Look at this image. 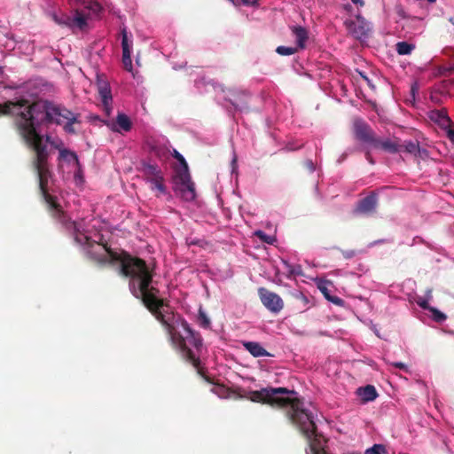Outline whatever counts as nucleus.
I'll list each match as a JSON object with an SVG mask.
<instances>
[{
  "label": "nucleus",
  "instance_id": "37998d69",
  "mask_svg": "<svg viewBox=\"0 0 454 454\" xmlns=\"http://www.w3.org/2000/svg\"><path fill=\"white\" fill-rule=\"evenodd\" d=\"M452 71V68H443L442 70H441V74H450Z\"/></svg>",
  "mask_w": 454,
  "mask_h": 454
},
{
  "label": "nucleus",
  "instance_id": "09e8293b",
  "mask_svg": "<svg viewBox=\"0 0 454 454\" xmlns=\"http://www.w3.org/2000/svg\"><path fill=\"white\" fill-rule=\"evenodd\" d=\"M449 21H450L452 25H454V17L450 18Z\"/></svg>",
  "mask_w": 454,
  "mask_h": 454
},
{
  "label": "nucleus",
  "instance_id": "f3484780",
  "mask_svg": "<svg viewBox=\"0 0 454 454\" xmlns=\"http://www.w3.org/2000/svg\"><path fill=\"white\" fill-rule=\"evenodd\" d=\"M98 93L101 97L102 103L106 108L107 114H109L110 107L109 105L112 101L111 89L107 82L98 83Z\"/></svg>",
  "mask_w": 454,
  "mask_h": 454
},
{
  "label": "nucleus",
  "instance_id": "39448f33",
  "mask_svg": "<svg viewBox=\"0 0 454 454\" xmlns=\"http://www.w3.org/2000/svg\"><path fill=\"white\" fill-rule=\"evenodd\" d=\"M175 190L180 193L186 201H192L196 198L195 184L192 181L189 171L178 170L174 177Z\"/></svg>",
  "mask_w": 454,
  "mask_h": 454
},
{
  "label": "nucleus",
  "instance_id": "603ef678",
  "mask_svg": "<svg viewBox=\"0 0 454 454\" xmlns=\"http://www.w3.org/2000/svg\"><path fill=\"white\" fill-rule=\"evenodd\" d=\"M429 3H434L436 0H427Z\"/></svg>",
  "mask_w": 454,
  "mask_h": 454
},
{
  "label": "nucleus",
  "instance_id": "4468645a",
  "mask_svg": "<svg viewBox=\"0 0 454 454\" xmlns=\"http://www.w3.org/2000/svg\"><path fill=\"white\" fill-rule=\"evenodd\" d=\"M243 346L253 356H272L259 342L245 341Z\"/></svg>",
  "mask_w": 454,
  "mask_h": 454
},
{
  "label": "nucleus",
  "instance_id": "9d476101",
  "mask_svg": "<svg viewBox=\"0 0 454 454\" xmlns=\"http://www.w3.org/2000/svg\"><path fill=\"white\" fill-rule=\"evenodd\" d=\"M377 195L372 192L358 201L355 212L357 214L370 215L375 212L377 207Z\"/></svg>",
  "mask_w": 454,
  "mask_h": 454
},
{
  "label": "nucleus",
  "instance_id": "f704fd0d",
  "mask_svg": "<svg viewBox=\"0 0 454 454\" xmlns=\"http://www.w3.org/2000/svg\"><path fill=\"white\" fill-rule=\"evenodd\" d=\"M392 365L395 368H398V369H401V370H403L405 372H408V367L405 364L402 363V362H395V363H393Z\"/></svg>",
  "mask_w": 454,
  "mask_h": 454
},
{
  "label": "nucleus",
  "instance_id": "de8ad7c7",
  "mask_svg": "<svg viewBox=\"0 0 454 454\" xmlns=\"http://www.w3.org/2000/svg\"><path fill=\"white\" fill-rule=\"evenodd\" d=\"M422 156L423 157H420L421 159H425L426 157H427V151L426 150V153H422Z\"/></svg>",
  "mask_w": 454,
  "mask_h": 454
},
{
  "label": "nucleus",
  "instance_id": "1a4fd4ad",
  "mask_svg": "<svg viewBox=\"0 0 454 454\" xmlns=\"http://www.w3.org/2000/svg\"><path fill=\"white\" fill-rule=\"evenodd\" d=\"M353 129L356 139L373 145L377 137L371 127L364 121L361 119L355 120Z\"/></svg>",
  "mask_w": 454,
  "mask_h": 454
},
{
  "label": "nucleus",
  "instance_id": "f257e3e1",
  "mask_svg": "<svg viewBox=\"0 0 454 454\" xmlns=\"http://www.w3.org/2000/svg\"><path fill=\"white\" fill-rule=\"evenodd\" d=\"M63 114L68 115L67 108L48 99L32 103L25 98L7 100L0 104V115L12 118L13 126L28 148L34 152L32 166L36 172L41 195L49 192L52 172L49 167L50 153L43 142L37 129L52 124L62 125Z\"/></svg>",
  "mask_w": 454,
  "mask_h": 454
},
{
  "label": "nucleus",
  "instance_id": "ea45409f",
  "mask_svg": "<svg viewBox=\"0 0 454 454\" xmlns=\"http://www.w3.org/2000/svg\"><path fill=\"white\" fill-rule=\"evenodd\" d=\"M351 1L353 4H357L361 7L364 5V2L363 0H351Z\"/></svg>",
  "mask_w": 454,
  "mask_h": 454
},
{
  "label": "nucleus",
  "instance_id": "aec40b11",
  "mask_svg": "<svg viewBox=\"0 0 454 454\" xmlns=\"http://www.w3.org/2000/svg\"><path fill=\"white\" fill-rule=\"evenodd\" d=\"M293 34L295 36L298 48L304 49L305 43L308 40V32L306 28L301 26L292 27Z\"/></svg>",
  "mask_w": 454,
  "mask_h": 454
},
{
  "label": "nucleus",
  "instance_id": "4c0bfd02",
  "mask_svg": "<svg viewBox=\"0 0 454 454\" xmlns=\"http://www.w3.org/2000/svg\"><path fill=\"white\" fill-rule=\"evenodd\" d=\"M241 1L246 5H254V4H256L259 0H241Z\"/></svg>",
  "mask_w": 454,
  "mask_h": 454
},
{
  "label": "nucleus",
  "instance_id": "f8f14e48",
  "mask_svg": "<svg viewBox=\"0 0 454 454\" xmlns=\"http://www.w3.org/2000/svg\"><path fill=\"white\" fill-rule=\"evenodd\" d=\"M231 98L228 100L236 109L247 108V98L248 94L246 91H231L230 94Z\"/></svg>",
  "mask_w": 454,
  "mask_h": 454
},
{
  "label": "nucleus",
  "instance_id": "dca6fc26",
  "mask_svg": "<svg viewBox=\"0 0 454 454\" xmlns=\"http://www.w3.org/2000/svg\"><path fill=\"white\" fill-rule=\"evenodd\" d=\"M430 118L442 127H450L451 124V120L448 116L447 110L444 108L432 111L430 113Z\"/></svg>",
  "mask_w": 454,
  "mask_h": 454
},
{
  "label": "nucleus",
  "instance_id": "0eeeda50",
  "mask_svg": "<svg viewBox=\"0 0 454 454\" xmlns=\"http://www.w3.org/2000/svg\"><path fill=\"white\" fill-rule=\"evenodd\" d=\"M344 25L348 33L357 40H364L368 37L371 30L370 24L361 15H356L355 20H346Z\"/></svg>",
  "mask_w": 454,
  "mask_h": 454
},
{
  "label": "nucleus",
  "instance_id": "cd10ccee",
  "mask_svg": "<svg viewBox=\"0 0 454 454\" xmlns=\"http://www.w3.org/2000/svg\"><path fill=\"white\" fill-rule=\"evenodd\" d=\"M198 321L199 325L203 328H208L210 326V319L201 309L199 310Z\"/></svg>",
  "mask_w": 454,
  "mask_h": 454
},
{
  "label": "nucleus",
  "instance_id": "473e14b6",
  "mask_svg": "<svg viewBox=\"0 0 454 454\" xmlns=\"http://www.w3.org/2000/svg\"><path fill=\"white\" fill-rule=\"evenodd\" d=\"M417 303L418 305L424 309H427V310H430V308H432L428 301L426 300V299H422V298H419L418 301H417Z\"/></svg>",
  "mask_w": 454,
  "mask_h": 454
},
{
  "label": "nucleus",
  "instance_id": "4be33fe9",
  "mask_svg": "<svg viewBox=\"0 0 454 454\" xmlns=\"http://www.w3.org/2000/svg\"><path fill=\"white\" fill-rule=\"evenodd\" d=\"M59 159L64 160L66 161L73 160L75 163L76 167L80 166L77 154L74 152L70 151L67 148L59 149Z\"/></svg>",
  "mask_w": 454,
  "mask_h": 454
},
{
  "label": "nucleus",
  "instance_id": "a18cd8bd",
  "mask_svg": "<svg viewBox=\"0 0 454 454\" xmlns=\"http://www.w3.org/2000/svg\"><path fill=\"white\" fill-rule=\"evenodd\" d=\"M256 234H257L258 237H260L262 239L266 237V235L262 231H257Z\"/></svg>",
  "mask_w": 454,
  "mask_h": 454
},
{
  "label": "nucleus",
  "instance_id": "72a5a7b5",
  "mask_svg": "<svg viewBox=\"0 0 454 454\" xmlns=\"http://www.w3.org/2000/svg\"><path fill=\"white\" fill-rule=\"evenodd\" d=\"M340 252L345 259H351L356 254L355 250H340Z\"/></svg>",
  "mask_w": 454,
  "mask_h": 454
},
{
  "label": "nucleus",
  "instance_id": "b1692460",
  "mask_svg": "<svg viewBox=\"0 0 454 454\" xmlns=\"http://www.w3.org/2000/svg\"><path fill=\"white\" fill-rule=\"evenodd\" d=\"M116 123L124 131H129L132 127V123L129 118L122 113H119L116 118Z\"/></svg>",
  "mask_w": 454,
  "mask_h": 454
},
{
  "label": "nucleus",
  "instance_id": "e433bc0d",
  "mask_svg": "<svg viewBox=\"0 0 454 454\" xmlns=\"http://www.w3.org/2000/svg\"><path fill=\"white\" fill-rule=\"evenodd\" d=\"M447 137L450 139V141L454 143V129H450L447 132Z\"/></svg>",
  "mask_w": 454,
  "mask_h": 454
},
{
  "label": "nucleus",
  "instance_id": "49530a36",
  "mask_svg": "<svg viewBox=\"0 0 454 454\" xmlns=\"http://www.w3.org/2000/svg\"><path fill=\"white\" fill-rule=\"evenodd\" d=\"M417 90H418V88H417V86H416V85H412V86H411V93H412V95H413V96H414L415 91H416Z\"/></svg>",
  "mask_w": 454,
  "mask_h": 454
},
{
  "label": "nucleus",
  "instance_id": "3c124183",
  "mask_svg": "<svg viewBox=\"0 0 454 454\" xmlns=\"http://www.w3.org/2000/svg\"><path fill=\"white\" fill-rule=\"evenodd\" d=\"M51 137L49 136L46 137V141L50 142Z\"/></svg>",
  "mask_w": 454,
  "mask_h": 454
},
{
  "label": "nucleus",
  "instance_id": "2f4dec72",
  "mask_svg": "<svg viewBox=\"0 0 454 454\" xmlns=\"http://www.w3.org/2000/svg\"><path fill=\"white\" fill-rule=\"evenodd\" d=\"M122 64L125 70L129 72L132 71L131 52L122 53Z\"/></svg>",
  "mask_w": 454,
  "mask_h": 454
},
{
  "label": "nucleus",
  "instance_id": "58836bf2",
  "mask_svg": "<svg viewBox=\"0 0 454 454\" xmlns=\"http://www.w3.org/2000/svg\"><path fill=\"white\" fill-rule=\"evenodd\" d=\"M361 75L364 78V80L367 82L368 86H370L371 88L374 89V85L372 83L371 80L367 76H365V75H364L362 74H361Z\"/></svg>",
  "mask_w": 454,
  "mask_h": 454
},
{
  "label": "nucleus",
  "instance_id": "c85d7f7f",
  "mask_svg": "<svg viewBox=\"0 0 454 454\" xmlns=\"http://www.w3.org/2000/svg\"><path fill=\"white\" fill-rule=\"evenodd\" d=\"M432 313L433 319L437 323H442L446 320L447 317L445 314L438 310L437 309L432 307L429 310Z\"/></svg>",
  "mask_w": 454,
  "mask_h": 454
},
{
  "label": "nucleus",
  "instance_id": "7ed1b4c3",
  "mask_svg": "<svg viewBox=\"0 0 454 454\" xmlns=\"http://www.w3.org/2000/svg\"><path fill=\"white\" fill-rule=\"evenodd\" d=\"M295 394V391L282 387H263L260 390L250 391L248 398L253 402L284 410L289 421L307 439L311 453L328 454L325 449V439L317 432L312 412L304 407V403L300 398L283 396Z\"/></svg>",
  "mask_w": 454,
  "mask_h": 454
},
{
  "label": "nucleus",
  "instance_id": "6e6552de",
  "mask_svg": "<svg viewBox=\"0 0 454 454\" xmlns=\"http://www.w3.org/2000/svg\"><path fill=\"white\" fill-rule=\"evenodd\" d=\"M258 295L262 303L273 313L279 312L284 307V302L280 296L265 287L258 289Z\"/></svg>",
  "mask_w": 454,
  "mask_h": 454
},
{
  "label": "nucleus",
  "instance_id": "a878e982",
  "mask_svg": "<svg viewBox=\"0 0 454 454\" xmlns=\"http://www.w3.org/2000/svg\"><path fill=\"white\" fill-rule=\"evenodd\" d=\"M276 52L281 56H290L297 52V48L295 47H287V46H278L276 49Z\"/></svg>",
  "mask_w": 454,
  "mask_h": 454
},
{
  "label": "nucleus",
  "instance_id": "9b49d317",
  "mask_svg": "<svg viewBox=\"0 0 454 454\" xmlns=\"http://www.w3.org/2000/svg\"><path fill=\"white\" fill-rule=\"evenodd\" d=\"M375 148H380L389 153H402L401 141L399 139H385L381 140L377 137L373 145Z\"/></svg>",
  "mask_w": 454,
  "mask_h": 454
},
{
  "label": "nucleus",
  "instance_id": "bb28decb",
  "mask_svg": "<svg viewBox=\"0 0 454 454\" xmlns=\"http://www.w3.org/2000/svg\"><path fill=\"white\" fill-rule=\"evenodd\" d=\"M364 454H387V449L383 444H374L367 449Z\"/></svg>",
  "mask_w": 454,
  "mask_h": 454
},
{
  "label": "nucleus",
  "instance_id": "c03bdc74",
  "mask_svg": "<svg viewBox=\"0 0 454 454\" xmlns=\"http://www.w3.org/2000/svg\"><path fill=\"white\" fill-rule=\"evenodd\" d=\"M307 165H308V167L309 168V169H310L311 171H313V170H314V164H313V162H312L311 160H309V161L307 162Z\"/></svg>",
  "mask_w": 454,
  "mask_h": 454
},
{
  "label": "nucleus",
  "instance_id": "a19ab883",
  "mask_svg": "<svg viewBox=\"0 0 454 454\" xmlns=\"http://www.w3.org/2000/svg\"><path fill=\"white\" fill-rule=\"evenodd\" d=\"M366 159L371 164H374V160L369 152L366 153Z\"/></svg>",
  "mask_w": 454,
  "mask_h": 454
},
{
  "label": "nucleus",
  "instance_id": "412c9836",
  "mask_svg": "<svg viewBox=\"0 0 454 454\" xmlns=\"http://www.w3.org/2000/svg\"><path fill=\"white\" fill-rule=\"evenodd\" d=\"M151 184L152 190L158 191L159 194H166L167 193V187L165 185V179L163 176V173L160 174L154 178L150 179L147 181Z\"/></svg>",
  "mask_w": 454,
  "mask_h": 454
},
{
  "label": "nucleus",
  "instance_id": "c9c22d12",
  "mask_svg": "<svg viewBox=\"0 0 454 454\" xmlns=\"http://www.w3.org/2000/svg\"><path fill=\"white\" fill-rule=\"evenodd\" d=\"M325 288L322 289V292L325 294V297L329 300V301H332L333 302L338 304L340 301V299L338 298V297H334V298H331L328 294H326L325 293Z\"/></svg>",
  "mask_w": 454,
  "mask_h": 454
},
{
  "label": "nucleus",
  "instance_id": "a211bd4d",
  "mask_svg": "<svg viewBox=\"0 0 454 454\" xmlns=\"http://www.w3.org/2000/svg\"><path fill=\"white\" fill-rule=\"evenodd\" d=\"M402 153H410L415 157H423L422 153H426L425 149H421L418 142L404 141L401 143Z\"/></svg>",
  "mask_w": 454,
  "mask_h": 454
},
{
  "label": "nucleus",
  "instance_id": "5701e85b",
  "mask_svg": "<svg viewBox=\"0 0 454 454\" xmlns=\"http://www.w3.org/2000/svg\"><path fill=\"white\" fill-rule=\"evenodd\" d=\"M122 53L131 52L132 42L129 40L126 27L121 28Z\"/></svg>",
  "mask_w": 454,
  "mask_h": 454
},
{
  "label": "nucleus",
  "instance_id": "ddd939ff",
  "mask_svg": "<svg viewBox=\"0 0 454 454\" xmlns=\"http://www.w3.org/2000/svg\"><path fill=\"white\" fill-rule=\"evenodd\" d=\"M68 115L63 114L60 116L62 119V124H64V130L69 134L75 133V129L74 128V123H80V114H74L72 111L67 109Z\"/></svg>",
  "mask_w": 454,
  "mask_h": 454
},
{
  "label": "nucleus",
  "instance_id": "20e7f679",
  "mask_svg": "<svg viewBox=\"0 0 454 454\" xmlns=\"http://www.w3.org/2000/svg\"><path fill=\"white\" fill-rule=\"evenodd\" d=\"M159 293L160 290L157 287H151L142 299L143 304L161 324L172 346L180 351L187 362L194 367H199L200 358L188 347L187 342L199 350L203 344L200 334L192 329L182 316L170 310L168 301L159 298Z\"/></svg>",
  "mask_w": 454,
  "mask_h": 454
},
{
  "label": "nucleus",
  "instance_id": "c756f323",
  "mask_svg": "<svg viewBox=\"0 0 454 454\" xmlns=\"http://www.w3.org/2000/svg\"><path fill=\"white\" fill-rule=\"evenodd\" d=\"M172 155L181 164L182 168L180 170L189 171L188 164H187L185 159L184 158V156L179 152H177L176 149H174Z\"/></svg>",
  "mask_w": 454,
  "mask_h": 454
},
{
  "label": "nucleus",
  "instance_id": "2eb2a0df",
  "mask_svg": "<svg viewBox=\"0 0 454 454\" xmlns=\"http://www.w3.org/2000/svg\"><path fill=\"white\" fill-rule=\"evenodd\" d=\"M356 395L361 399L362 403L372 402L378 396L376 388L372 385H367L356 389Z\"/></svg>",
  "mask_w": 454,
  "mask_h": 454
},
{
  "label": "nucleus",
  "instance_id": "7c9ffc66",
  "mask_svg": "<svg viewBox=\"0 0 454 454\" xmlns=\"http://www.w3.org/2000/svg\"><path fill=\"white\" fill-rule=\"evenodd\" d=\"M395 13L397 14V16L401 19H411V20H418L419 19L417 17H411L409 16L406 12L404 11V8L402 4H396L395 7Z\"/></svg>",
  "mask_w": 454,
  "mask_h": 454
},
{
  "label": "nucleus",
  "instance_id": "f03ea898",
  "mask_svg": "<svg viewBox=\"0 0 454 454\" xmlns=\"http://www.w3.org/2000/svg\"><path fill=\"white\" fill-rule=\"evenodd\" d=\"M51 216L74 237L76 244L84 247L88 258L100 266L120 262V274L129 278V289L134 296L142 299L151 287H153V273L145 260L134 257L122 251L118 254L108 247L92 240L83 232L80 223L72 221L57 202L56 197L50 192L42 195Z\"/></svg>",
  "mask_w": 454,
  "mask_h": 454
},
{
  "label": "nucleus",
  "instance_id": "423d86ee",
  "mask_svg": "<svg viewBox=\"0 0 454 454\" xmlns=\"http://www.w3.org/2000/svg\"><path fill=\"white\" fill-rule=\"evenodd\" d=\"M52 19L58 25L68 28L82 29L87 25L86 17L78 11L73 16L62 12L53 13Z\"/></svg>",
  "mask_w": 454,
  "mask_h": 454
},
{
  "label": "nucleus",
  "instance_id": "6ab92c4d",
  "mask_svg": "<svg viewBox=\"0 0 454 454\" xmlns=\"http://www.w3.org/2000/svg\"><path fill=\"white\" fill-rule=\"evenodd\" d=\"M141 171L146 182L162 173L161 169L157 165L148 162L142 163Z\"/></svg>",
  "mask_w": 454,
  "mask_h": 454
},
{
  "label": "nucleus",
  "instance_id": "393cba45",
  "mask_svg": "<svg viewBox=\"0 0 454 454\" xmlns=\"http://www.w3.org/2000/svg\"><path fill=\"white\" fill-rule=\"evenodd\" d=\"M395 48L399 55H408L411 53L415 46L407 42H399L396 43Z\"/></svg>",
  "mask_w": 454,
  "mask_h": 454
},
{
  "label": "nucleus",
  "instance_id": "8fccbe9b",
  "mask_svg": "<svg viewBox=\"0 0 454 454\" xmlns=\"http://www.w3.org/2000/svg\"><path fill=\"white\" fill-rule=\"evenodd\" d=\"M95 5H96L98 10H99L101 8L98 4H96Z\"/></svg>",
  "mask_w": 454,
  "mask_h": 454
},
{
  "label": "nucleus",
  "instance_id": "79ce46f5",
  "mask_svg": "<svg viewBox=\"0 0 454 454\" xmlns=\"http://www.w3.org/2000/svg\"><path fill=\"white\" fill-rule=\"evenodd\" d=\"M77 171L76 173L74 174V177L77 179V178H82V176H81V166L77 167Z\"/></svg>",
  "mask_w": 454,
  "mask_h": 454
}]
</instances>
